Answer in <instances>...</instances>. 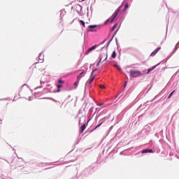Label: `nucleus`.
Returning <instances> with one entry per match:
<instances>
[{"mask_svg":"<svg viewBox=\"0 0 179 179\" xmlns=\"http://www.w3.org/2000/svg\"><path fill=\"white\" fill-rule=\"evenodd\" d=\"M130 76L132 78H139V76H142V72L139 70H131Z\"/></svg>","mask_w":179,"mask_h":179,"instance_id":"1","label":"nucleus"},{"mask_svg":"<svg viewBox=\"0 0 179 179\" xmlns=\"http://www.w3.org/2000/svg\"><path fill=\"white\" fill-rule=\"evenodd\" d=\"M122 8V4L121 6H120L117 10L115 11V13L113 15V17L110 20V23H113V22H114V19H115L118 15V13H120V10H121Z\"/></svg>","mask_w":179,"mask_h":179,"instance_id":"2","label":"nucleus"},{"mask_svg":"<svg viewBox=\"0 0 179 179\" xmlns=\"http://www.w3.org/2000/svg\"><path fill=\"white\" fill-rule=\"evenodd\" d=\"M122 8V4L121 6H120L117 10L115 11V13L113 15V17L110 20V23H113V22H114V19H115L118 15V13H120V10H121Z\"/></svg>","mask_w":179,"mask_h":179,"instance_id":"3","label":"nucleus"},{"mask_svg":"<svg viewBox=\"0 0 179 179\" xmlns=\"http://www.w3.org/2000/svg\"><path fill=\"white\" fill-rule=\"evenodd\" d=\"M83 76H85V72L83 71L82 73H80V75H78L77 76V80L78 82H80V79H82V78H83Z\"/></svg>","mask_w":179,"mask_h":179,"instance_id":"4","label":"nucleus"},{"mask_svg":"<svg viewBox=\"0 0 179 179\" xmlns=\"http://www.w3.org/2000/svg\"><path fill=\"white\" fill-rule=\"evenodd\" d=\"M142 153H153V150L152 149L147 148L145 150H143Z\"/></svg>","mask_w":179,"mask_h":179,"instance_id":"5","label":"nucleus"},{"mask_svg":"<svg viewBox=\"0 0 179 179\" xmlns=\"http://www.w3.org/2000/svg\"><path fill=\"white\" fill-rule=\"evenodd\" d=\"M96 48H97V45H93L88 49V50L87 51V54H89V52H90L91 51H93V50H96Z\"/></svg>","mask_w":179,"mask_h":179,"instance_id":"6","label":"nucleus"},{"mask_svg":"<svg viewBox=\"0 0 179 179\" xmlns=\"http://www.w3.org/2000/svg\"><path fill=\"white\" fill-rule=\"evenodd\" d=\"M86 129V124H83L80 127V134H83V131Z\"/></svg>","mask_w":179,"mask_h":179,"instance_id":"7","label":"nucleus"},{"mask_svg":"<svg viewBox=\"0 0 179 179\" xmlns=\"http://www.w3.org/2000/svg\"><path fill=\"white\" fill-rule=\"evenodd\" d=\"M111 57L112 58L115 59V57H117V52H115V50L113 51Z\"/></svg>","mask_w":179,"mask_h":179,"instance_id":"8","label":"nucleus"},{"mask_svg":"<svg viewBox=\"0 0 179 179\" xmlns=\"http://www.w3.org/2000/svg\"><path fill=\"white\" fill-rule=\"evenodd\" d=\"M156 69V66H152V68L150 69H148V73H149L150 72H152V71H153V69Z\"/></svg>","mask_w":179,"mask_h":179,"instance_id":"9","label":"nucleus"},{"mask_svg":"<svg viewBox=\"0 0 179 179\" xmlns=\"http://www.w3.org/2000/svg\"><path fill=\"white\" fill-rule=\"evenodd\" d=\"M94 76H93L90 80L87 81L88 85H90L93 80H94Z\"/></svg>","mask_w":179,"mask_h":179,"instance_id":"10","label":"nucleus"},{"mask_svg":"<svg viewBox=\"0 0 179 179\" xmlns=\"http://www.w3.org/2000/svg\"><path fill=\"white\" fill-rule=\"evenodd\" d=\"M113 66H114L115 68H117V69L120 72V71H121V67H120V66H118L117 64H115V65H113Z\"/></svg>","mask_w":179,"mask_h":179,"instance_id":"11","label":"nucleus"},{"mask_svg":"<svg viewBox=\"0 0 179 179\" xmlns=\"http://www.w3.org/2000/svg\"><path fill=\"white\" fill-rule=\"evenodd\" d=\"M157 54V52L155 50L150 54V57H155V55H156Z\"/></svg>","mask_w":179,"mask_h":179,"instance_id":"12","label":"nucleus"},{"mask_svg":"<svg viewBox=\"0 0 179 179\" xmlns=\"http://www.w3.org/2000/svg\"><path fill=\"white\" fill-rule=\"evenodd\" d=\"M176 90H173L172 92H171V94H169V96H168V99H171V96H173V94H174Z\"/></svg>","mask_w":179,"mask_h":179,"instance_id":"13","label":"nucleus"},{"mask_svg":"<svg viewBox=\"0 0 179 179\" xmlns=\"http://www.w3.org/2000/svg\"><path fill=\"white\" fill-rule=\"evenodd\" d=\"M89 27L90 29H96V27H97V25H90Z\"/></svg>","mask_w":179,"mask_h":179,"instance_id":"14","label":"nucleus"},{"mask_svg":"<svg viewBox=\"0 0 179 179\" xmlns=\"http://www.w3.org/2000/svg\"><path fill=\"white\" fill-rule=\"evenodd\" d=\"M78 85H79V81H78V80L74 83V86H76V87H78Z\"/></svg>","mask_w":179,"mask_h":179,"instance_id":"15","label":"nucleus"},{"mask_svg":"<svg viewBox=\"0 0 179 179\" xmlns=\"http://www.w3.org/2000/svg\"><path fill=\"white\" fill-rule=\"evenodd\" d=\"M80 23H81V24H83V27H85V21L80 20Z\"/></svg>","mask_w":179,"mask_h":179,"instance_id":"16","label":"nucleus"},{"mask_svg":"<svg viewBox=\"0 0 179 179\" xmlns=\"http://www.w3.org/2000/svg\"><path fill=\"white\" fill-rule=\"evenodd\" d=\"M117 27V24H115L113 27H112V29H111V31H114V30H115V28Z\"/></svg>","mask_w":179,"mask_h":179,"instance_id":"17","label":"nucleus"},{"mask_svg":"<svg viewBox=\"0 0 179 179\" xmlns=\"http://www.w3.org/2000/svg\"><path fill=\"white\" fill-rule=\"evenodd\" d=\"M129 7V6L128 5V3H126L124 6V10H127V9H128Z\"/></svg>","mask_w":179,"mask_h":179,"instance_id":"18","label":"nucleus"},{"mask_svg":"<svg viewBox=\"0 0 179 179\" xmlns=\"http://www.w3.org/2000/svg\"><path fill=\"white\" fill-rule=\"evenodd\" d=\"M58 83L61 84V83H65V81L64 80H58Z\"/></svg>","mask_w":179,"mask_h":179,"instance_id":"19","label":"nucleus"},{"mask_svg":"<svg viewBox=\"0 0 179 179\" xmlns=\"http://www.w3.org/2000/svg\"><path fill=\"white\" fill-rule=\"evenodd\" d=\"M99 87H100L101 89H106V86L103 85H99Z\"/></svg>","mask_w":179,"mask_h":179,"instance_id":"20","label":"nucleus"},{"mask_svg":"<svg viewBox=\"0 0 179 179\" xmlns=\"http://www.w3.org/2000/svg\"><path fill=\"white\" fill-rule=\"evenodd\" d=\"M103 124V122H101L99 124H98L94 129H97V128H99V127L101 126Z\"/></svg>","mask_w":179,"mask_h":179,"instance_id":"21","label":"nucleus"},{"mask_svg":"<svg viewBox=\"0 0 179 179\" xmlns=\"http://www.w3.org/2000/svg\"><path fill=\"white\" fill-rule=\"evenodd\" d=\"M160 50H162V48H157L156 50H155V51H156V52L157 53V52H159V51H160Z\"/></svg>","mask_w":179,"mask_h":179,"instance_id":"22","label":"nucleus"},{"mask_svg":"<svg viewBox=\"0 0 179 179\" xmlns=\"http://www.w3.org/2000/svg\"><path fill=\"white\" fill-rule=\"evenodd\" d=\"M58 89H61L62 87V85L59 84L57 85Z\"/></svg>","mask_w":179,"mask_h":179,"instance_id":"23","label":"nucleus"},{"mask_svg":"<svg viewBox=\"0 0 179 179\" xmlns=\"http://www.w3.org/2000/svg\"><path fill=\"white\" fill-rule=\"evenodd\" d=\"M40 65H41V64L40 63H36L35 64V66L37 68V66H40Z\"/></svg>","mask_w":179,"mask_h":179,"instance_id":"24","label":"nucleus"},{"mask_svg":"<svg viewBox=\"0 0 179 179\" xmlns=\"http://www.w3.org/2000/svg\"><path fill=\"white\" fill-rule=\"evenodd\" d=\"M100 62H101V59H99V62L98 64H96L97 66H99V65H100Z\"/></svg>","mask_w":179,"mask_h":179,"instance_id":"25","label":"nucleus"},{"mask_svg":"<svg viewBox=\"0 0 179 179\" xmlns=\"http://www.w3.org/2000/svg\"><path fill=\"white\" fill-rule=\"evenodd\" d=\"M59 92H61V89L58 88L57 90V93H59Z\"/></svg>","mask_w":179,"mask_h":179,"instance_id":"26","label":"nucleus"},{"mask_svg":"<svg viewBox=\"0 0 179 179\" xmlns=\"http://www.w3.org/2000/svg\"><path fill=\"white\" fill-rule=\"evenodd\" d=\"M108 22H110V19H108V20H106V22L105 23H108Z\"/></svg>","mask_w":179,"mask_h":179,"instance_id":"27","label":"nucleus"},{"mask_svg":"<svg viewBox=\"0 0 179 179\" xmlns=\"http://www.w3.org/2000/svg\"><path fill=\"white\" fill-rule=\"evenodd\" d=\"M127 87V81L124 83V87Z\"/></svg>","mask_w":179,"mask_h":179,"instance_id":"28","label":"nucleus"},{"mask_svg":"<svg viewBox=\"0 0 179 179\" xmlns=\"http://www.w3.org/2000/svg\"><path fill=\"white\" fill-rule=\"evenodd\" d=\"M89 31H94L93 29H89Z\"/></svg>","mask_w":179,"mask_h":179,"instance_id":"29","label":"nucleus"},{"mask_svg":"<svg viewBox=\"0 0 179 179\" xmlns=\"http://www.w3.org/2000/svg\"><path fill=\"white\" fill-rule=\"evenodd\" d=\"M107 58H108V56L106 55V57L105 58V59L103 61H106L107 59Z\"/></svg>","mask_w":179,"mask_h":179,"instance_id":"30","label":"nucleus"},{"mask_svg":"<svg viewBox=\"0 0 179 179\" xmlns=\"http://www.w3.org/2000/svg\"><path fill=\"white\" fill-rule=\"evenodd\" d=\"M98 106H103V103H99L98 104Z\"/></svg>","mask_w":179,"mask_h":179,"instance_id":"31","label":"nucleus"},{"mask_svg":"<svg viewBox=\"0 0 179 179\" xmlns=\"http://www.w3.org/2000/svg\"><path fill=\"white\" fill-rule=\"evenodd\" d=\"M39 69H43V68H40Z\"/></svg>","mask_w":179,"mask_h":179,"instance_id":"32","label":"nucleus"},{"mask_svg":"<svg viewBox=\"0 0 179 179\" xmlns=\"http://www.w3.org/2000/svg\"><path fill=\"white\" fill-rule=\"evenodd\" d=\"M0 121H2V120L0 119Z\"/></svg>","mask_w":179,"mask_h":179,"instance_id":"33","label":"nucleus"},{"mask_svg":"<svg viewBox=\"0 0 179 179\" xmlns=\"http://www.w3.org/2000/svg\"><path fill=\"white\" fill-rule=\"evenodd\" d=\"M82 1H85V0H82Z\"/></svg>","mask_w":179,"mask_h":179,"instance_id":"34","label":"nucleus"}]
</instances>
